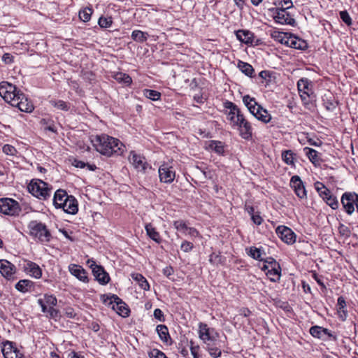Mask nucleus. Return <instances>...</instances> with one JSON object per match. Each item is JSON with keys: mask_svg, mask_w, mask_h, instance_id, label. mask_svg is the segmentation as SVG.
I'll return each instance as SVG.
<instances>
[{"mask_svg": "<svg viewBox=\"0 0 358 358\" xmlns=\"http://www.w3.org/2000/svg\"><path fill=\"white\" fill-rule=\"evenodd\" d=\"M91 142L96 150L101 155L110 157L113 154L121 155L124 146L118 139L106 134L92 136Z\"/></svg>", "mask_w": 358, "mask_h": 358, "instance_id": "1", "label": "nucleus"}, {"mask_svg": "<svg viewBox=\"0 0 358 358\" xmlns=\"http://www.w3.org/2000/svg\"><path fill=\"white\" fill-rule=\"evenodd\" d=\"M29 234L37 238L41 243H48L50 241L52 236L45 224L36 220L31 221L28 224Z\"/></svg>", "mask_w": 358, "mask_h": 358, "instance_id": "2", "label": "nucleus"}, {"mask_svg": "<svg viewBox=\"0 0 358 358\" xmlns=\"http://www.w3.org/2000/svg\"><path fill=\"white\" fill-rule=\"evenodd\" d=\"M29 192L34 196L45 200L50 196L51 189L48 187V183L41 180L31 181L28 185Z\"/></svg>", "mask_w": 358, "mask_h": 358, "instance_id": "3", "label": "nucleus"}, {"mask_svg": "<svg viewBox=\"0 0 358 358\" xmlns=\"http://www.w3.org/2000/svg\"><path fill=\"white\" fill-rule=\"evenodd\" d=\"M104 303L110 306L119 315L127 317L129 315L130 310L128 306L117 295L113 294L104 299Z\"/></svg>", "mask_w": 358, "mask_h": 358, "instance_id": "4", "label": "nucleus"}, {"mask_svg": "<svg viewBox=\"0 0 358 358\" xmlns=\"http://www.w3.org/2000/svg\"><path fill=\"white\" fill-rule=\"evenodd\" d=\"M0 212L4 215L15 216L20 212V207L17 201L10 198L0 199Z\"/></svg>", "mask_w": 358, "mask_h": 358, "instance_id": "5", "label": "nucleus"}, {"mask_svg": "<svg viewBox=\"0 0 358 358\" xmlns=\"http://www.w3.org/2000/svg\"><path fill=\"white\" fill-rule=\"evenodd\" d=\"M87 264L92 269L95 280H96L101 285H106L108 283L110 277L103 266L97 265L92 259H89L87 261Z\"/></svg>", "mask_w": 358, "mask_h": 358, "instance_id": "6", "label": "nucleus"}, {"mask_svg": "<svg viewBox=\"0 0 358 358\" xmlns=\"http://www.w3.org/2000/svg\"><path fill=\"white\" fill-rule=\"evenodd\" d=\"M21 92L8 82L0 83V96L8 103H10Z\"/></svg>", "mask_w": 358, "mask_h": 358, "instance_id": "7", "label": "nucleus"}, {"mask_svg": "<svg viewBox=\"0 0 358 358\" xmlns=\"http://www.w3.org/2000/svg\"><path fill=\"white\" fill-rule=\"evenodd\" d=\"M199 336L205 343L208 341L213 342L219 337V334L213 328H209L205 323L199 324Z\"/></svg>", "mask_w": 358, "mask_h": 358, "instance_id": "8", "label": "nucleus"}, {"mask_svg": "<svg viewBox=\"0 0 358 358\" xmlns=\"http://www.w3.org/2000/svg\"><path fill=\"white\" fill-rule=\"evenodd\" d=\"M237 122H234L233 127H237L240 136L245 139L249 140L252 136V128L251 124L245 119L244 115L239 116Z\"/></svg>", "mask_w": 358, "mask_h": 358, "instance_id": "9", "label": "nucleus"}, {"mask_svg": "<svg viewBox=\"0 0 358 358\" xmlns=\"http://www.w3.org/2000/svg\"><path fill=\"white\" fill-rule=\"evenodd\" d=\"M12 106L17 107L22 112L31 113L34 110V105L25 95L20 92L10 103Z\"/></svg>", "mask_w": 358, "mask_h": 358, "instance_id": "10", "label": "nucleus"}, {"mask_svg": "<svg viewBox=\"0 0 358 358\" xmlns=\"http://www.w3.org/2000/svg\"><path fill=\"white\" fill-rule=\"evenodd\" d=\"M159 180L162 182L171 183L176 178V171L173 168L166 163L162 164L159 169Z\"/></svg>", "mask_w": 358, "mask_h": 358, "instance_id": "11", "label": "nucleus"}, {"mask_svg": "<svg viewBox=\"0 0 358 358\" xmlns=\"http://www.w3.org/2000/svg\"><path fill=\"white\" fill-rule=\"evenodd\" d=\"M130 163L133 165L135 169L138 171L145 173L147 169H151V166L145 161L144 157L136 154L135 152L131 151L129 157Z\"/></svg>", "mask_w": 358, "mask_h": 358, "instance_id": "12", "label": "nucleus"}, {"mask_svg": "<svg viewBox=\"0 0 358 358\" xmlns=\"http://www.w3.org/2000/svg\"><path fill=\"white\" fill-rule=\"evenodd\" d=\"M275 231L280 239L287 244L291 245L295 243L296 236L290 228L285 226H278Z\"/></svg>", "mask_w": 358, "mask_h": 358, "instance_id": "13", "label": "nucleus"}, {"mask_svg": "<svg viewBox=\"0 0 358 358\" xmlns=\"http://www.w3.org/2000/svg\"><path fill=\"white\" fill-rule=\"evenodd\" d=\"M273 14V18L277 23L281 24H289L292 26H294L296 23L295 20L285 9L276 8Z\"/></svg>", "mask_w": 358, "mask_h": 358, "instance_id": "14", "label": "nucleus"}, {"mask_svg": "<svg viewBox=\"0 0 358 358\" xmlns=\"http://www.w3.org/2000/svg\"><path fill=\"white\" fill-rule=\"evenodd\" d=\"M356 195L355 192H346L341 196L342 206L348 215L352 214L355 211Z\"/></svg>", "mask_w": 358, "mask_h": 358, "instance_id": "15", "label": "nucleus"}, {"mask_svg": "<svg viewBox=\"0 0 358 358\" xmlns=\"http://www.w3.org/2000/svg\"><path fill=\"white\" fill-rule=\"evenodd\" d=\"M224 107L229 111L227 112V118L230 120L232 125L234 122H237L239 116H243V114L241 113L238 107L231 101H226L224 102Z\"/></svg>", "mask_w": 358, "mask_h": 358, "instance_id": "16", "label": "nucleus"}, {"mask_svg": "<svg viewBox=\"0 0 358 358\" xmlns=\"http://www.w3.org/2000/svg\"><path fill=\"white\" fill-rule=\"evenodd\" d=\"M290 185L298 197L300 199L306 198V190L299 176H292L290 180Z\"/></svg>", "mask_w": 358, "mask_h": 358, "instance_id": "17", "label": "nucleus"}, {"mask_svg": "<svg viewBox=\"0 0 358 358\" xmlns=\"http://www.w3.org/2000/svg\"><path fill=\"white\" fill-rule=\"evenodd\" d=\"M282 44H286L292 48L297 50H305L308 48V43L306 41L301 39L296 36H291L287 38L285 41L282 39L280 40Z\"/></svg>", "mask_w": 358, "mask_h": 358, "instance_id": "18", "label": "nucleus"}, {"mask_svg": "<svg viewBox=\"0 0 358 358\" xmlns=\"http://www.w3.org/2000/svg\"><path fill=\"white\" fill-rule=\"evenodd\" d=\"M23 269L27 274L35 278H40L42 275V271L41 268L38 264L33 262L24 261Z\"/></svg>", "mask_w": 358, "mask_h": 358, "instance_id": "19", "label": "nucleus"}, {"mask_svg": "<svg viewBox=\"0 0 358 358\" xmlns=\"http://www.w3.org/2000/svg\"><path fill=\"white\" fill-rule=\"evenodd\" d=\"M65 203H62L63 205L60 208L69 214L75 215L78 210V201L73 196L70 195L69 197H66Z\"/></svg>", "mask_w": 358, "mask_h": 358, "instance_id": "20", "label": "nucleus"}, {"mask_svg": "<svg viewBox=\"0 0 358 358\" xmlns=\"http://www.w3.org/2000/svg\"><path fill=\"white\" fill-rule=\"evenodd\" d=\"M15 272V266L6 259H0V273L6 278H10Z\"/></svg>", "mask_w": 358, "mask_h": 358, "instance_id": "21", "label": "nucleus"}, {"mask_svg": "<svg viewBox=\"0 0 358 358\" xmlns=\"http://www.w3.org/2000/svg\"><path fill=\"white\" fill-rule=\"evenodd\" d=\"M69 271L73 275L76 277L80 281L84 282H88L89 280L87 271L81 266L71 264L69 266Z\"/></svg>", "mask_w": 358, "mask_h": 358, "instance_id": "22", "label": "nucleus"}, {"mask_svg": "<svg viewBox=\"0 0 358 358\" xmlns=\"http://www.w3.org/2000/svg\"><path fill=\"white\" fill-rule=\"evenodd\" d=\"M309 332L315 338H323L324 336H327L329 338L334 337V339H336V337L329 329L320 326H313L310 327Z\"/></svg>", "mask_w": 358, "mask_h": 358, "instance_id": "23", "label": "nucleus"}, {"mask_svg": "<svg viewBox=\"0 0 358 358\" xmlns=\"http://www.w3.org/2000/svg\"><path fill=\"white\" fill-rule=\"evenodd\" d=\"M299 93L304 92L306 95H314L313 84L308 78H302L297 83Z\"/></svg>", "mask_w": 358, "mask_h": 358, "instance_id": "24", "label": "nucleus"}, {"mask_svg": "<svg viewBox=\"0 0 358 358\" xmlns=\"http://www.w3.org/2000/svg\"><path fill=\"white\" fill-rule=\"evenodd\" d=\"M70 196L67 194L66 192L64 189H57L54 194L53 204L56 208H60L63 203H65L66 197Z\"/></svg>", "mask_w": 358, "mask_h": 358, "instance_id": "25", "label": "nucleus"}, {"mask_svg": "<svg viewBox=\"0 0 358 358\" xmlns=\"http://www.w3.org/2000/svg\"><path fill=\"white\" fill-rule=\"evenodd\" d=\"M236 38L242 43L252 44L254 34L248 30L240 29L236 31Z\"/></svg>", "mask_w": 358, "mask_h": 358, "instance_id": "26", "label": "nucleus"}, {"mask_svg": "<svg viewBox=\"0 0 358 358\" xmlns=\"http://www.w3.org/2000/svg\"><path fill=\"white\" fill-rule=\"evenodd\" d=\"M156 331L159 337L166 344H171V338L169 333V329L166 325L159 324L156 327Z\"/></svg>", "mask_w": 358, "mask_h": 358, "instance_id": "27", "label": "nucleus"}, {"mask_svg": "<svg viewBox=\"0 0 358 358\" xmlns=\"http://www.w3.org/2000/svg\"><path fill=\"white\" fill-rule=\"evenodd\" d=\"M303 152L308 159L315 165H317L321 162L319 153L315 150L306 147L303 148Z\"/></svg>", "mask_w": 358, "mask_h": 358, "instance_id": "28", "label": "nucleus"}, {"mask_svg": "<svg viewBox=\"0 0 358 358\" xmlns=\"http://www.w3.org/2000/svg\"><path fill=\"white\" fill-rule=\"evenodd\" d=\"M255 117L258 120H260L264 123H268L271 120V115L268 113V111L266 109L263 108V107L261 106H258V107L257 108Z\"/></svg>", "mask_w": 358, "mask_h": 358, "instance_id": "29", "label": "nucleus"}, {"mask_svg": "<svg viewBox=\"0 0 358 358\" xmlns=\"http://www.w3.org/2000/svg\"><path fill=\"white\" fill-rule=\"evenodd\" d=\"M145 231L147 235L154 241L157 243H160L162 242V238L160 236L159 233L156 230V229L152 226V224H147L145 225Z\"/></svg>", "mask_w": 358, "mask_h": 358, "instance_id": "30", "label": "nucleus"}, {"mask_svg": "<svg viewBox=\"0 0 358 358\" xmlns=\"http://www.w3.org/2000/svg\"><path fill=\"white\" fill-rule=\"evenodd\" d=\"M266 275L272 282H278L280 280L281 275V268L280 265L273 266L266 272Z\"/></svg>", "mask_w": 358, "mask_h": 358, "instance_id": "31", "label": "nucleus"}, {"mask_svg": "<svg viewBox=\"0 0 358 358\" xmlns=\"http://www.w3.org/2000/svg\"><path fill=\"white\" fill-rule=\"evenodd\" d=\"M49 103L52 107L63 111H69L71 108V103L63 100L52 99L49 101Z\"/></svg>", "mask_w": 358, "mask_h": 358, "instance_id": "32", "label": "nucleus"}, {"mask_svg": "<svg viewBox=\"0 0 358 358\" xmlns=\"http://www.w3.org/2000/svg\"><path fill=\"white\" fill-rule=\"evenodd\" d=\"M15 287L19 292L25 293L31 291V287H34V282L29 280H20Z\"/></svg>", "mask_w": 358, "mask_h": 358, "instance_id": "33", "label": "nucleus"}, {"mask_svg": "<svg viewBox=\"0 0 358 358\" xmlns=\"http://www.w3.org/2000/svg\"><path fill=\"white\" fill-rule=\"evenodd\" d=\"M131 278L134 280L138 282L139 286L145 291L150 289V285L145 277L141 273H132Z\"/></svg>", "mask_w": 358, "mask_h": 358, "instance_id": "34", "label": "nucleus"}, {"mask_svg": "<svg viewBox=\"0 0 358 358\" xmlns=\"http://www.w3.org/2000/svg\"><path fill=\"white\" fill-rule=\"evenodd\" d=\"M238 67L245 75L250 78L253 77L254 69L250 64L239 61L238 63Z\"/></svg>", "mask_w": 358, "mask_h": 358, "instance_id": "35", "label": "nucleus"}, {"mask_svg": "<svg viewBox=\"0 0 358 358\" xmlns=\"http://www.w3.org/2000/svg\"><path fill=\"white\" fill-rule=\"evenodd\" d=\"M148 34L147 32H143L140 30H134L131 33V38L138 43H143L147 41L148 37Z\"/></svg>", "mask_w": 358, "mask_h": 358, "instance_id": "36", "label": "nucleus"}, {"mask_svg": "<svg viewBox=\"0 0 358 358\" xmlns=\"http://www.w3.org/2000/svg\"><path fill=\"white\" fill-rule=\"evenodd\" d=\"M114 78L120 83L129 85L132 83L131 78L127 73L117 72L115 74Z\"/></svg>", "mask_w": 358, "mask_h": 358, "instance_id": "37", "label": "nucleus"}, {"mask_svg": "<svg viewBox=\"0 0 358 358\" xmlns=\"http://www.w3.org/2000/svg\"><path fill=\"white\" fill-rule=\"evenodd\" d=\"M15 348H16L13 346L11 342L6 341L2 348V353L4 358H12V355L15 353Z\"/></svg>", "mask_w": 358, "mask_h": 358, "instance_id": "38", "label": "nucleus"}, {"mask_svg": "<svg viewBox=\"0 0 358 358\" xmlns=\"http://www.w3.org/2000/svg\"><path fill=\"white\" fill-rule=\"evenodd\" d=\"M248 254L254 259L262 262L263 260L262 256L263 254L265 255V252H263L260 248L252 246L249 248Z\"/></svg>", "mask_w": 358, "mask_h": 358, "instance_id": "39", "label": "nucleus"}, {"mask_svg": "<svg viewBox=\"0 0 358 358\" xmlns=\"http://www.w3.org/2000/svg\"><path fill=\"white\" fill-rule=\"evenodd\" d=\"M143 94L146 98L152 101H157L161 97V93L154 90L145 89L143 91Z\"/></svg>", "mask_w": 358, "mask_h": 358, "instance_id": "40", "label": "nucleus"}, {"mask_svg": "<svg viewBox=\"0 0 358 358\" xmlns=\"http://www.w3.org/2000/svg\"><path fill=\"white\" fill-rule=\"evenodd\" d=\"M314 186L315 189L322 199H324L327 195H328L331 192V191L328 188H327L323 183L317 181L315 182Z\"/></svg>", "mask_w": 358, "mask_h": 358, "instance_id": "41", "label": "nucleus"}, {"mask_svg": "<svg viewBox=\"0 0 358 358\" xmlns=\"http://www.w3.org/2000/svg\"><path fill=\"white\" fill-rule=\"evenodd\" d=\"M323 200L329 205L332 209L336 210L338 208L339 203L336 196H333L330 192L327 195Z\"/></svg>", "mask_w": 358, "mask_h": 358, "instance_id": "42", "label": "nucleus"}, {"mask_svg": "<svg viewBox=\"0 0 358 358\" xmlns=\"http://www.w3.org/2000/svg\"><path fill=\"white\" fill-rule=\"evenodd\" d=\"M295 154L290 150H285L282 152V160L288 165L294 164Z\"/></svg>", "mask_w": 358, "mask_h": 358, "instance_id": "43", "label": "nucleus"}, {"mask_svg": "<svg viewBox=\"0 0 358 358\" xmlns=\"http://www.w3.org/2000/svg\"><path fill=\"white\" fill-rule=\"evenodd\" d=\"M40 123L44 127L45 130H48L53 133L57 132V129L55 127L54 122L50 119L43 118L41 120Z\"/></svg>", "mask_w": 358, "mask_h": 358, "instance_id": "44", "label": "nucleus"}, {"mask_svg": "<svg viewBox=\"0 0 358 358\" xmlns=\"http://www.w3.org/2000/svg\"><path fill=\"white\" fill-rule=\"evenodd\" d=\"M210 148L216 153L222 155L224 152L223 143L217 141H212L209 145Z\"/></svg>", "mask_w": 358, "mask_h": 358, "instance_id": "45", "label": "nucleus"}, {"mask_svg": "<svg viewBox=\"0 0 358 358\" xmlns=\"http://www.w3.org/2000/svg\"><path fill=\"white\" fill-rule=\"evenodd\" d=\"M92 10L90 8H86L79 13V17L83 22H88L90 20Z\"/></svg>", "mask_w": 358, "mask_h": 358, "instance_id": "46", "label": "nucleus"}, {"mask_svg": "<svg viewBox=\"0 0 358 358\" xmlns=\"http://www.w3.org/2000/svg\"><path fill=\"white\" fill-rule=\"evenodd\" d=\"M113 23L112 18L110 17H100L98 21L99 25L102 28H108L111 26Z\"/></svg>", "mask_w": 358, "mask_h": 358, "instance_id": "47", "label": "nucleus"}, {"mask_svg": "<svg viewBox=\"0 0 358 358\" xmlns=\"http://www.w3.org/2000/svg\"><path fill=\"white\" fill-rule=\"evenodd\" d=\"M47 313L48 317L53 319L55 321H57L60 317L59 310L55 308L54 307H49Z\"/></svg>", "mask_w": 358, "mask_h": 358, "instance_id": "48", "label": "nucleus"}, {"mask_svg": "<svg viewBox=\"0 0 358 358\" xmlns=\"http://www.w3.org/2000/svg\"><path fill=\"white\" fill-rule=\"evenodd\" d=\"M43 301L45 303V304L49 307H54L57 303V300L56 297L54 296L53 295L45 294Z\"/></svg>", "mask_w": 358, "mask_h": 358, "instance_id": "49", "label": "nucleus"}, {"mask_svg": "<svg viewBox=\"0 0 358 358\" xmlns=\"http://www.w3.org/2000/svg\"><path fill=\"white\" fill-rule=\"evenodd\" d=\"M243 101L248 110H250L253 105H257L255 99L250 97L249 95H245L243 97Z\"/></svg>", "mask_w": 358, "mask_h": 358, "instance_id": "50", "label": "nucleus"}, {"mask_svg": "<svg viewBox=\"0 0 358 358\" xmlns=\"http://www.w3.org/2000/svg\"><path fill=\"white\" fill-rule=\"evenodd\" d=\"M324 101V106L327 110L333 111L337 106V102L334 101V100L326 99H323Z\"/></svg>", "mask_w": 358, "mask_h": 358, "instance_id": "51", "label": "nucleus"}, {"mask_svg": "<svg viewBox=\"0 0 358 358\" xmlns=\"http://www.w3.org/2000/svg\"><path fill=\"white\" fill-rule=\"evenodd\" d=\"M174 227L178 230L186 234L187 226L182 220H176L173 222Z\"/></svg>", "mask_w": 358, "mask_h": 358, "instance_id": "52", "label": "nucleus"}, {"mask_svg": "<svg viewBox=\"0 0 358 358\" xmlns=\"http://www.w3.org/2000/svg\"><path fill=\"white\" fill-rule=\"evenodd\" d=\"M149 357L150 358H167L166 355L158 349H152L149 352Z\"/></svg>", "mask_w": 358, "mask_h": 358, "instance_id": "53", "label": "nucleus"}, {"mask_svg": "<svg viewBox=\"0 0 358 358\" xmlns=\"http://www.w3.org/2000/svg\"><path fill=\"white\" fill-rule=\"evenodd\" d=\"M340 17L347 25L352 24V19L346 10L340 12Z\"/></svg>", "mask_w": 358, "mask_h": 358, "instance_id": "54", "label": "nucleus"}, {"mask_svg": "<svg viewBox=\"0 0 358 358\" xmlns=\"http://www.w3.org/2000/svg\"><path fill=\"white\" fill-rule=\"evenodd\" d=\"M208 350L210 356L213 358L220 357L222 355L221 350L215 347H208Z\"/></svg>", "mask_w": 358, "mask_h": 358, "instance_id": "55", "label": "nucleus"}, {"mask_svg": "<svg viewBox=\"0 0 358 358\" xmlns=\"http://www.w3.org/2000/svg\"><path fill=\"white\" fill-rule=\"evenodd\" d=\"M194 245L193 243L187 241H184L180 246L181 250L185 252H188L192 250Z\"/></svg>", "mask_w": 358, "mask_h": 358, "instance_id": "56", "label": "nucleus"}, {"mask_svg": "<svg viewBox=\"0 0 358 358\" xmlns=\"http://www.w3.org/2000/svg\"><path fill=\"white\" fill-rule=\"evenodd\" d=\"M338 313L341 314V310L344 309L346 306V302L343 296H339L337 300Z\"/></svg>", "mask_w": 358, "mask_h": 358, "instance_id": "57", "label": "nucleus"}, {"mask_svg": "<svg viewBox=\"0 0 358 358\" xmlns=\"http://www.w3.org/2000/svg\"><path fill=\"white\" fill-rule=\"evenodd\" d=\"M262 262H264V263L268 265L270 268L280 265L273 257H267L266 259H263Z\"/></svg>", "mask_w": 358, "mask_h": 358, "instance_id": "58", "label": "nucleus"}, {"mask_svg": "<svg viewBox=\"0 0 358 358\" xmlns=\"http://www.w3.org/2000/svg\"><path fill=\"white\" fill-rule=\"evenodd\" d=\"M64 314L69 318H75L76 316L74 309L71 307H66L64 309Z\"/></svg>", "mask_w": 358, "mask_h": 358, "instance_id": "59", "label": "nucleus"}, {"mask_svg": "<svg viewBox=\"0 0 358 358\" xmlns=\"http://www.w3.org/2000/svg\"><path fill=\"white\" fill-rule=\"evenodd\" d=\"M280 4L282 6L280 8L286 10L293 6V3L291 0H282L280 1Z\"/></svg>", "mask_w": 358, "mask_h": 358, "instance_id": "60", "label": "nucleus"}, {"mask_svg": "<svg viewBox=\"0 0 358 358\" xmlns=\"http://www.w3.org/2000/svg\"><path fill=\"white\" fill-rule=\"evenodd\" d=\"M3 151L7 155H13L15 149L13 146L7 144L3 147Z\"/></svg>", "mask_w": 358, "mask_h": 358, "instance_id": "61", "label": "nucleus"}, {"mask_svg": "<svg viewBox=\"0 0 358 358\" xmlns=\"http://www.w3.org/2000/svg\"><path fill=\"white\" fill-rule=\"evenodd\" d=\"M154 317L159 321L164 320L163 312L159 308H156L154 310Z\"/></svg>", "mask_w": 358, "mask_h": 358, "instance_id": "62", "label": "nucleus"}, {"mask_svg": "<svg viewBox=\"0 0 358 358\" xmlns=\"http://www.w3.org/2000/svg\"><path fill=\"white\" fill-rule=\"evenodd\" d=\"M251 219H252V222L257 225H260L263 221V219L262 218V217L259 215V214L258 213H257L254 215H252L251 217Z\"/></svg>", "mask_w": 358, "mask_h": 358, "instance_id": "63", "label": "nucleus"}, {"mask_svg": "<svg viewBox=\"0 0 358 358\" xmlns=\"http://www.w3.org/2000/svg\"><path fill=\"white\" fill-rule=\"evenodd\" d=\"M2 59L6 64H10L13 62V57L9 53H5L2 57Z\"/></svg>", "mask_w": 358, "mask_h": 358, "instance_id": "64", "label": "nucleus"}]
</instances>
